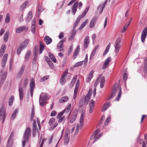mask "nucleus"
I'll return each instance as SVG.
<instances>
[{
  "instance_id": "nucleus-24",
  "label": "nucleus",
  "mask_w": 147,
  "mask_h": 147,
  "mask_svg": "<svg viewBox=\"0 0 147 147\" xmlns=\"http://www.w3.org/2000/svg\"><path fill=\"white\" fill-rule=\"evenodd\" d=\"M69 100V97L67 96H65L61 97L59 100L60 103H63L67 102Z\"/></svg>"
},
{
  "instance_id": "nucleus-32",
  "label": "nucleus",
  "mask_w": 147,
  "mask_h": 147,
  "mask_svg": "<svg viewBox=\"0 0 147 147\" xmlns=\"http://www.w3.org/2000/svg\"><path fill=\"white\" fill-rule=\"evenodd\" d=\"M77 113L76 112L74 113L72 115L71 118L70 119V122L71 123H73L75 120L76 118Z\"/></svg>"
},
{
  "instance_id": "nucleus-22",
  "label": "nucleus",
  "mask_w": 147,
  "mask_h": 147,
  "mask_svg": "<svg viewBox=\"0 0 147 147\" xmlns=\"http://www.w3.org/2000/svg\"><path fill=\"white\" fill-rule=\"evenodd\" d=\"M78 6V2H76L72 6V12L74 15L76 13L77 8Z\"/></svg>"
},
{
  "instance_id": "nucleus-46",
  "label": "nucleus",
  "mask_w": 147,
  "mask_h": 147,
  "mask_svg": "<svg viewBox=\"0 0 147 147\" xmlns=\"http://www.w3.org/2000/svg\"><path fill=\"white\" fill-rule=\"evenodd\" d=\"M28 1H25L20 7V9L22 10L24 9L28 5Z\"/></svg>"
},
{
  "instance_id": "nucleus-17",
  "label": "nucleus",
  "mask_w": 147,
  "mask_h": 147,
  "mask_svg": "<svg viewBox=\"0 0 147 147\" xmlns=\"http://www.w3.org/2000/svg\"><path fill=\"white\" fill-rule=\"evenodd\" d=\"M65 41L64 39H63L61 40L58 44L57 45V48L59 49H60L59 50L60 51H63L64 49H63L61 48L63 47V42Z\"/></svg>"
},
{
  "instance_id": "nucleus-9",
  "label": "nucleus",
  "mask_w": 147,
  "mask_h": 147,
  "mask_svg": "<svg viewBox=\"0 0 147 147\" xmlns=\"http://www.w3.org/2000/svg\"><path fill=\"white\" fill-rule=\"evenodd\" d=\"M30 94L31 97L33 96V90L35 87V82L34 79H32L30 82Z\"/></svg>"
},
{
  "instance_id": "nucleus-18",
  "label": "nucleus",
  "mask_w": 147,
  "mask_h": 147,
  "mask_svg": "<svg viewBox=\"0 0 147 147\" xmlns=\"http://www.w3.org/2000/svg\"><path fill=\"white\" fill-rule=\"evenodd\" d=\"M67 72H65L62 76L60 80V83L61 85H63L65 83L66 80L65 78L67 76Z\"/></svg>"
},
{
  "instance_id": "nucleus-61",
  "label": "nucleus",
  "mask_w": 147,
  "mask_h": 147,
  "mask_svg": "<svg viewBox=\"0 0 147 147\" xmlns=\"http://www.w3.org/2000/svg\"><path fill=\"white\" fill-rule=\"evenodd\" d=\"M82 18V15H80L77 18L76 20L75 21V22H76L77 24H78L79 21H80L81 18Z\"/></svg>"
},
{
  "instance_id": "nucleus-10",
  "label": "nucleus",
  "mask_w": 147,
  "mask_h": 147,
  "mask_svg": "<svg viewBox=\"0 0 147 147\" xmlns=\"http://www.w3.org/2000/svg\"><path fill=\"white\" fill-rule=\"evenodd\" d=\"M147 35V28L145 27L144 29L141 34V40L142 42H144Z\"/></svg>"
},
{
  "instance_id": "nucleus-63",
  "label": "nucleus",
  "mask_w": 147,
  "mask_h": 147,
  "mask_svg": "<svg viewBox=\"0 0 147 147\" xmlns=\"http://www.w3.org/2000/svg\"><path fill=\"white\" fill-rule=\"evenodd\" d=\"M7 72H5L2 76V77L1 78V79L2 80H4L6 78V76H7Z\"/></svg>"
},
{
  "instance_id": "nucleus-8",
  "label": "nucleus",
  "mask_w": 147,
  "mask_h": 147,
  "mask_svg": "<svg viewBox=\"0 0 147 147\" xmlns=\"http://www.w3.org/2000/svg\"><path fill=\"white\" fill-rule=\"evenodd\" d=\"M55 119L54 118H52L49 121V124L51 127H50V130H52L55 129L58 125V123L57 122H55Z\"/></svg>"
},
{
  "instance_id": "nucleus-26",
  "label": "nucleus",
  "mask_w": 147,
  "mask_h": 147,
  "mask_svg": "<svg viewBox=\"0 0 147 147\" xmlns=\"http://www.w3.org/2000/svg\"><path fill=\"white\" fill-rule=\"evenodd\" d=\"M33 132L35 134L36 131L38 132V130L36 124V121L35 120H33Z\"/></svg>"
},
{
  "instance_id": "nucleus-51",
  "label": "nucleus",
  "mask_w": 147,
  "mask_h": 147,
  "mask_svg": "<svg viewBox=\"0 0 147 147\" xmlns=\"http://www.w3.org/2000/svg\"><path fill=\"white\" fill-rule=\"evenodd\" d=\"M34 108L33 107L31 116L30 120L32 121L33 120L34 116Z\"/></svg>"
},
{
  "instance_id": "nucleus-52",
  "label": "nucleus",
  "mask_w": 147,
  "mask_h": 147,
  "mask_svg": "<svg viewBox=\"0 0 147 147\" xmlns=\"http://www.w3.org/2000/svg\"><path fill=\"white\" fill-rule=\"evenodd\" d=\"M38 56L37 54V53L36 52H35L34 55V57L33 59V63L34 64H36V60Z\"/></svg>"
},
{
  "instance_id": "nucleus-38",
  "label": "nucleus",
  "mask_w": 147,
  "mask_h": 147,
  "mask_svg": "<svg viewBox=\"0 0 147 147\" xmlns=\"http://www.w3.org/2000/svg\"><path fill=\"white\" fill-rule=\"evenodd\" d=\"M19 109H16L14 111L11 116V119L12 120H13L16 117V114H17L18 111Z\"/></svg>"
},
{
  "instance_id": "nucleus-5",
  "label": "nucleus",
  "mask_w": 147,
  "mask_h": 147,
  "mask_svg": "<svg viewBox=\"0 0 147 147\" xmlns=\"http://www.w3.org/2000/svg\"><path fill=\"white\" fill-rule=\"evenodd\" d=\"M48 96L46 94L42 93L40 96L39 98V103L42 107H43L45 105Z\"/></svg>"
},
{
  "instance_id": "nucleus-1",
  "label": "nucleus",
  "mask_w": 147,
  "mask_h": 147,
  "mask_svg": "<svg viewBox=\"0 0 147 147\" xmlns=\"http://www.w3.org/2000/svg\"><path fill=\"white\" fill-rule=\"evenodd\" d=\"M118 92H119L118 94L116 99L117 101H119L121 95V92L120 87L118 86L117 87L115 86L113 87L111 95V96H109L108 97L107 100H109L113 98L115 95L116 93Z\"/></svg>"
},
{
  "instance_id": "nucleus-44",
  "label": "nucleus",
  "mask_w": 147,
  "mask_h": 147,
  "mask_svg": "<svg viewBox=\"0 0 147 147\" xmlns=\"http://www.w3.org/2000/svg\"><path fill=\"white\" fill-rule=\"evenodd\" d=\"M88 22V19H86L85 21L79 27V29L80 30L83 28L87 24Z\"/></svg>"
},
{
  "instance_id": "nucleus-7",
  "label": "nucleus",
  "mask_w": 147,
  "mask_h": 147,
  "mask_svg": "<svg viewBox=\"0 0 147 147\" xmlns=\"http://www.w3.org/2000/svg\"><path fill=\"white\" fill-rule=\"evenodd\" d=\"M100 130L97 129L93 133L92 135L90 137V140H94L93 142L94 143L101 136L102 134H101L98 135V134L100 132Z\"/></svg>"
},
{
  "instance_id": "nucleus-33",
  "label": "nucleus",
  "mask_w": 147,
  "mask_h": 147,
  "mask_svg": "<svg viewBox=\"0 0 147 147\" xmlns=\"http://www.w3.org/2000/svg\"><path fill=\"white\" fill-rule=\"evenodd\" d=\"M28 82V80L27 78H26L24 79L22 85H20V86H22V88L24 90L27 85Z\"/></svg>"
},
{
  "instance_id": "nucleus-2",
  "label": "nucleus",
  "mask_w": 147,
  "mask_h": 147,
  "mask_svg": "<svg viewBox=\"0 0 147 147\" xmlns=\"http://www.w3.org/2000/svg\"><path fill=\"white\" fill-rule=\"evenodd\" d=\"M100 81V87L101 88H102L104 86L105 83V78L104 76H102V74L99 75L97 78V80L94 84V87H96L99 83V81Z\"/></svg>"
},
{
  "instance_id": "nucleus-25",
  "label": "nucleus",
  "mask_w": 147,
  "mask_h": 147,
  "mask_svg": "<svg viewBox=\"0 0 147 147\" xmlns=\"http://www.w3.org/2000/svg\"><path fill=\"white\" fill-rule=\"evenodd\" d=\"M26 28V27L23 26H20L16 28V32L17 33H20L24 31Z\"/></svg>"
},
{
  "instance_id": "nucleus-57",
  "label": "nucleus",
  "mask_w": 147,
  "mask_h": 147,
  "mask_svg": "<svg viewBox=\"0 0 147 147\" xmlns=\"http://www.w3.org/2000/svg\"><path fill=\"white\" fill-rule=\"evenodd\" d=\"M131 22V20H129L125 24V25L124 26V27L127 29L128 26L130 24Z\"/></svg>"
},
{
  "instance_id": "nucleus-34",
  "label": "nucleus",
  "mask_w": 147,
  "mask_h": 147,
  "mask_svg": "<svg viewBox=\"0 0 147 147\" xmlns=\"http://www.w3.org/2000/svg\"><path fill=\"white\" fill-rule=\"evenodd\" d=\"M32 12L31 11H30L28 14L26 18V21L29 22L32 19Z\"/></svg>"
},
{
  "instance_id": "nucleus-43",
  "label": "nucleus",
  "mask_w": 147,
  "mask_h": 147,
  "mask_svg": "<svg viewBox=\"0 0 147 147\" xmlns=\"http://www.w3.org/2000/svg\"><path fill=\"white\" fill-rule=\"evenodd\" d=\"M111 46V44L110 43H109L107 46V47H106V49L105 50V51L103 53V55L105 56V55L109 51V49L110 48Z\"/></svg>"
},
{
  "instance_id": "nucleus-27",
  "label": "nucleus",
  "mask_w": 147,
  "mask_h": 147,
  "mask_svg": "<svg viewBox=\"0 0 147 147\" xmlns=\"http://www.w3.org/2000/svg\"><path fill=\"white\" fill-rule=\"evenodd\" d=\"M94 73V71L93 70H92L91 71L87 78L86 81L87 82H89L90 81L91 79L93 77Z\"/></svg>"
},
{
  "instance_id": "nucleus-47",
  "label": "nucleus",
  "mask_w": 147,
  "mask_h": 147,
  "mask_svg": "<svg viewBox=\"0 0 147 147\" xmlns=\"http://www.w3.org/2000/svg\"><path fill=\"white\" fill-rule=\"evenodd\" d=\"M127 70L125 69L123 71V78L124 80H126L127 78Z\"/></svg>"
},
{
  "instance_id": "nucleus-56",
  "label": "nucleus",
  "mask_w": 147,
  "mask_h": 147,
  "mask_svg": "<svg viewBox=\"0 0 147 147\" xmlns=\"http://www.w3.org/2000/svg\"><path fill=\"white\" fill-rule=\"evenodd\" d=\"M84 105H85V103H84V99H81L80 101L79 106L82 107Z\"/></svg>"
},
{
  "instance_id": "nucleus-15",
  "label": "nucleus",
  "mask_w": 147,
  "mask_h": 147,
  "mask_svg": "<svg viewBox=\"0 0 147 147\" xmlns=\"http://www.w3.org/2000/svg\"><path fill=\"white\" fill-rule=\"evenodd\" d=\"M24 90L22 88V86H20L19 88V94L20 99L22 100L24 97Z\"/></svg>"
},
{
  "instance_id": "nucleus-30",
  "label": "nucleus",
  "mask_w": 147,
  "mask_h": 147,
  "mask_svg": "<svg viewBox=\"0 0 147 147\" xmlns=\"http://www.w3.org/2000/svg\"><path fill=\"white\" fill-rule=\"evenodd\" d=\"M44 40L47 45L50 44L52 42V39L49 38L48 36H46L44 38Z\"/></svg>"
},
{
  "instance_id": "nucleus-62",
  "label": "nucleus",
  "mask_w": 147,
  "mask_h": 147,
  "mask_svg": "<svg viewBox=\"0 0 147 147\" xmlns=\"http://www.w3.org/2000/svg\"><path fill=\"white\" fill-rule=\"evenodd\" d=\"M92 90L91 89H90L88 91V93L87 95H86V96L90 98V96L91 95V94L92 93Z\"/></svg>"
},
{
  "instance_id": "nucleus-11",
  "label": "nucleus",
  "mask_w": 147,
  "mask_h": 147,
  "mask_svg": "<svg viewBox=\"0 0 147 147\" xmlns=\"http://www.w3.org/2000/svg\"><path fill=\"white\" fill-rule=\"evenodd\" d=\"M98 18L97 16H95L92 18L89 24V27L90 28H92L94 26Z\"/></svg>"
},
{
  "instance_id": "nucleus-31",
  "label": "nucleus",
  "mask_w": 147,
  "mask_h": 147,
  "mask_svg": "<svg viewBox=\"0 0 147 147\" xmlns=\"http://www.w3.org/2000/svg\"><path fill=\"white\" fill-rule=\"evenodd\" d=\"M108 0H106L105 2L102 3L101 5H100L98 8V9H100V13L101 14L104 8L107 3V2Z\"/></svg>"
},
{
  "instance_id": "nucleus-16",
  "label": "nucleus",
  "mask_w": 147,
  "mask_h": 147,
  "mask_svg": "<svg viewBox=\"0 0 147 147\" xmlns=\"http://www.w3.org/2000/svg\"><path fill=\"white\" fill-rule=\"evenodd\" d=\"M25 68V66L24 65L22 66L19 71L18 73L17 77L20 78L22 76Z\"/></svg>"
},
{
  "instance_id": "nucleus-48",
  "label": "nucleus",
  "mask_w": 147,
  "mask_h": 147,
  "mask_svg": "<svg viewBox=\"0 0 147 147\" xmlns=\"http://www.w3.org/2000/svg\"><path fill=\"white\" fill-rule=\"evenodd\" d=\"M49 78V76H46L42 78H41L40 79V82H43L47 79H48Z\"/></svg>"
},
{
  "instance_id": "nucleus-39",
  "label": "nucleus",
  "mask_w": 147,
  "mask_h": 147,
  "mask_svg": "<svg viewBox=\"0 0 147 147\" xmlns=\"http://www.w3.org/2000/svg\"><path fill=\"white\" fill-rule=\"evenodd\" d=\"M14 97L13 96H11L9 98L8 101V105L9 106H11L13 102Z\"/></svg>"
},
{
  "instance_id": "nucleus-21",
  "label": "nucleus",
  "mask_w": 147,
  "mask_h": 147,
  "mask_svg": "<svg viewBox=\"0 0 147 147\" xmlns=\"http://www.w3.org/2000/svg\"><path fill=\"white\" fill-rule=\"evenodd\" d=\"M85 113L84 112H82L81 114L80 118V124L81 127H82L84 125V120Z\"/></svg>"
},
{
  "instance_id": "nucleus-3",
  "label": "nucleus",
  "mask_w": 147,
  "mask_h": 147,
  "mask_svg": "<svg viewBox=\"0 0 147 147\" xmlns=\"http://www.w3.org/2000/svg\"><path fill=\"white\" fill-rule=\"evenodd\" d=\"M31 135V129L29 127L26 128L22 142L23 147H24L26 142L28 140L29 136Z\"/></svg>"
},
{
  "instance_id": "nucleus-64",
  "label": "nucleus",
  "mask_w": 147,
  "mask_h": 147,
  "mask_svg": "<svg viewBox=\"0 0 147 147\" xmlns=\"http://www.w3.org/2000/svg\"><path fill=\"white\" fill-rule=\"evenodd\" d=\"M79 125L78 124L77 125V126L76 127V129L75 132V134L76 135L78 133L79 131Z\"/></svg>"
},
{
  "instance_id": "nucleus-54",
  "label": "nucleus",
  "mask_w": 147,
  "mask_h": 147,
  "mask_svg": "<svg viewBox=\"0 0 147 147\" xmlns=\"http://www.w3.org/2000/svg\"><path fill=\"white\" fill-rule=\"evenodd\" d=\"M111 116L110 115L108 116V117L107 118L105 122V125H107L108 123L111 120Z\"/></svg>"
},
{
  "instance_id": "nucleus-13",
  "label": "nucleus",
  "mask_w": 147,
  "mask_h": 147,
  "mask_svg": "<svg viewBox=\"0 0 147 147\" xmlns=\"http://www.w3.org/2000/svg\"><path fill=\"white\" fill-rule=\"evenodd\" d=\"M13 134H14L13 132L11 134L8 140L7 147H10L12 146L13 141Z\"/></svg>"
},
{
  "instance_id": "nucleus-14",
  "label": "nucleus",
  "mask_w": 147,
  "mask_h": 147,
  "mask_svg": "<svg viewBox=\"0 0 147 147\" xmlns=\"http://www.w3.org/2000/svg\"><path fill=\"white\" fill-rule=\"evenodd\" d=\"M80 85V81L78 80L76 83L75 88L74 89V94L73 97V99H75L77 95L78 90L79 88Z\"/></svg>"
},
{
  "instance_id": "nucleus-20",
  "label": "nucleus",
  "mask_w": 147,
  "mask_h": 147,
  "mask_svg": "<svg viewBox=\"0 0 147 147\" xmlns=\"http://www.w3.org/2000/svg\"><path fill=\"white\" fill-rule=\"evenodd\" d=\"M90 39L88 36H86L84 40V47L85 48H87L89 44Z\"/></svg>"
},
{
  "instance_id": "nucleus-36",
  "label": "nucleus",
  "mask_w": 147,
  "mask_h": 147,
  "mask_svg": "<svg viewBox=\"0 0 147 147\" xmlns=\"http://www.w3.org/2000/svg\"><path fill=\"white\" fill-rule=\"evenodd\" d=\"M39 54H41L45 49V46L41 41H40Z\"/></svg>"
},
{
  "instance_id": "nucleus-45",
  "label": "nucleus",
  "mask_w": 147,
  "mask_h": 147,
  "mask_svg": "<svg viewBox=\"0 0 147 147\" xmlns=\"http://www.w3.org/2000/svg\"><path fill=\"white\" fill-rule=\"evenodd\" d=\"M71 107V104H69L67 107L63 111V113H67L69 112V111L70 110Z\"/></svg>"
},
{
  "instance_id": "nucleus-37",
  "label": "nucleus",
  "mask_w": 147,
  "mask_h": 147,
  "mask_svg": "<svg viewBox=\"0 0 147 147\" xmlns=\"http://www.w3.org/2000/svg\"><path fill=\"white\" fill-rule=\"evenodd\" d=\"M9 31H7L3 37V40L4 41L6 42L8 40L9 36Z\"/></svg>"
},
{
  "instance_id": "nucleus-12",
  "label": "nucleus",
  "mask_w": 147,
  "mask_h": 147,
  "mask_svg": "<svg viewBox=\"0 0 147 147\" xmlns=\"http://www.w3.org/2000/svg\"><path fill=\"white\" fill-rule=\"evenodd\" d=\"M111 60V58L110 57H108L105 60L102 67V70H104L107 67Z\"/></svg>"
},
{
  "instance_id": "nucleus-19",
  "label": "nucleus",
  "mask_w": 147,
  "mask_h": 147,
  "mask_svg": "<svg viewBox=\"0 0 147 147\" xmlns=\"http://www.w3.org/2000/svg\"><path fill=\"white\" fill-rule=\"evenodd\" d=\"M8 57V55L7 54H5L1 62V65L3 67H4L7 62Z\"/></svg>"
},
{
  "instance_id": "nucleus-29",
  "label": "nucleus",
  "mask_w": 147,
  "mask_h": 147,
  "mask_svg": "<svg viewBox=\"0 0 147 147\" xmlns=\"http://www.w3.org/2000/svg\"><path fill=\"white\" fill-rule=\"evenodd\" d=\"M31 51L30 50L28 51L26 53L25 56V61H28L31 57Z\"/></svg>"
},
{
  "instance_id": "nucleus-58",
  "label": "nucleus",
  "mask_w": 147,
  "mask_h": 147,
  "mask_svg": "<svg viewBox=\"0 0 147 147\" xmlns=\"http://www.w3.org/2000/svg\"><path fill=\"white\" fill-rule=\"evenodd\" d=\"M47 63L49 65V66L52 69H53L54 68V65L53 64V63L50 60Z\"/></svg>"
},
{
  "instance_id": "nucleus-60",
  "label": "nucleus",
  "mask_w": 147,
  "mask_h": 147,
  "mask_svg": "<svg viewBox=\"0 0 147 147\" xmlns=\"http://www.w3.org/2000/svg\"><path fill=\"white\" fill-rule=\"evenodd\" d=\"M90 98L86 96L85 97L84 99V103H85V105H86L88 104V102L90 100Z\"/></svg>"
},
{
  "instance_id": "nucleus-40",
  "label": "nucleus",
  "mask_w": 147,
  "mask_h": 147,
  "mask_svg": "<svg viewBox=\"0 0 147 147\" xmlns=\"http://www.w3.org/2000/svg\"><path fill=\"white\" fill-rule=\"evenodd\" d=\"M80 50V46H78L77 48L76 51L74 53V55L73 56V59H75L77 56V54L79 53Z\"/></svg>"
},
{
  "instance_id": "nucleus-50",
  "label": "nucleus",
  "mask_w": 147,
  "mask_h": 147,
  "mask_svg": "<svg viewBox=\"0 0 147 147\" xmlns=\"http://www.w3.org/2000/svg\"><path fill=\"white\" fill-rule=\"evenodd\" d=\"M84 61H81L76 63L74 65V67H75L81 66L83 63Z\"/></svg>"
},
{
  "instance_id": "nucleus-55",
  "label": "nucleus",
  "mask_w": 147,
  "mask_h": 147,
  "mask_svg": "<svg viewBox=\"0 0 147 147\" xmlns=\"http://www.w3.org/2000/svg\"><path fill=\"white\" fill-rule=\"evenodd\" d=\"M69 132L68 131H66L65 132V135L64 139H69Z\"/></svg>"
},
{
  "instance_id": "nucleus-4",
  "label": "nucleus",
  "mask_w": 147,
  "mask_h": 147,
  "mask_svg": "<svg viewBox=\"0 0 147 147\" xmlns=\"http://www.w3.org/2000/svg\"><path fill=\"white\" fill-rule=\"evenodd\" d=\"M121 39L120 38L117 39L114 45L115 49L114 52L116 54V55H117V53L119 52L121 49Z\"/></svg>"
},
{
  "instance_id": "nucleus-23",
  "label": "nucleus",
  "mask_w": 147,
  "mask_h": 147,
  "mask_svg": "<svg viewBox=\"0 0 147 147\" xmlns=\"http://www.w3.org/2000/svg\"><path fill=\"white\" fill-rule=\"evenodd\" d=\"M94 101L92 100H91L90 103V110L89 111V113H91L92 112L94 108Z\"/></svg>"
},
{
  "instance_id": "nucleus-49",
  "label": "nucleus",
  "mask_w": 147,
  "mask_h": 147,
  "mask_svg": "<svg viewBox=\"0 0 147 147\" xmlns=\"http://www.w3.org/2000/svg\"><path fill=\"white\" fill-rule=\"evenodd\" d=\"M10 20V15L9 13H7L6 15V17L5 19V22L6 23H8Z\"/></svg>"
},
{
  "instance_id": "nucleus-41",
  "label": "nucleus",
  "mask_w": 147,
  "mask_h": 147,
  "mask_svg": "<svg viewBox=\"0 0 147 147\" xmlns=\"http://www.w3.org/2000/svg\"><path fill=\"white\" fill-rule=\"evenodd\" d=\"M110 103V102H109L105 103L103 105L102 107V111H105L109 107Z\"/></svg>"
},
{
  "instance_id": "nucleus-28",
  "label": "nucleus",
  "mask_w": 147,
  "mask_h": 147,
  "mask_svg": "<svg viewBox=\"0 0 147 147\" xmlns=\"http://www.w3.org/2000/svg\"><path fill=\"white\" fill-rule=\"evenodd\" d=\"M6 46L5 45H2L0 50V57H2L4 53L5 50Z\"/></svg>"
},
{
  "instance_id": "nucleus-59",
  "label": "nucleus",
  "mask_w": 147,
  "mask_h": 147,
  "mask_svg": "<svg viewBox=\"0 0 147 147\" xmlns=\"http://www.w3.org/2000/svg\"><path fill=\"white\" fill-rule=\"evenodd\" d=\"M36 25H31V32L33 34H34L35 31Z\"/></svg>"
},
{
  "instance_id": "nucleus-42",
  "label": "nucleus",
  "mask_w": 147,
  "mask_h": 147,
  "mask_svg": "<svg viewBox=\"0 0 147 147\" xmlns=\"http://www.w3.org/2000/svg\"><path fill=\"white\" fill-rule=\"evenodd\" d=\"M48 55L51 60H52L54 63H56V58L53 55L50 53H49Z\"/></svg>"
},
{
  "instance_id": "nucleus-35",
  "label": "nucleus",
  "mask_w": 147,
  "mask_h": 147,
  "mask_svg": "<svg viewBox=\"0 0 147 147\" xmlns=\"http://www.w3.org/2000/svg\"><path fill=\"white\" fill-rule=\"evenodd\" d=\"M29 42V40L28 39H26L25 40L24 42L22 43L21 45L20 46L21 47H22V49H24L27 45L28 42Z\"/></svg>"
},
{
  "instance_id": "nucleus-53",
  "label": "nucleus",
  "mask_w": 147,
  "mask_h": 147,
  "mask_svg": "<svg viewBox=\"0 0 147 147\" xmlns=\"http://www.w3.org/2000/svg\"><path fill=\"white\" fill-rule=\"evenodd\" d=\"M89 9V7H88L86 8V9H85V10L82 13V14L81 15L82 17V18L84 17V16H85L86 14V13H87L88 12V11Z\"/></svg>"
},
{
  "instance_id": "nucleus-6",
  "label": "nucleus",
  "mask_w": 147,
  "mask_h": 147,
  "mask_svg": "<svg viewBox=\"0 0 147 147\" xmlns=\"http://www.w3.org/2000/svg\"><path fill=\"white\" fill-rule=\"evenodd\" d=\"M6 117V114L5 111V107L3 105L1 106L0 109V120L2 121L3 123Z\"/></svg>"
}]
</instances>
